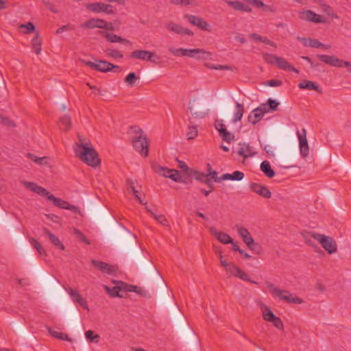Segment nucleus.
I'll list each match as a JSON object with an SVG mask.
<instances>
[{
  "label": "nucleus",
  "instance_id": "1a4fd4ad",
  "mask_svg": "<svg viewBox=\"0 0 351 351\" xmlns=\"http://www.w3.org/2000/svg\"><path fill=\"white\" fill-rule=\"evenodd\" d=\"M298 17L302 21H306L308 22H313L315 23H324L326 22L325 19L315 13L314 12L310 10H303L298 12Z\"/></svg>",
  "mask_w": 351,
  "mask_h": 351
},
{
  "label": "nucleus",
  "instance_id": "dca6fc26",
  "mask_svg": "<svg viewBox=\"0 0 351 351\" xmlns=\"http://www.w3.org/2000/svg\"><path fill=\"white\" fill-rule=\"evenodd\" d=\"M99 33L110 43H121L126 45H130L131 44V42L129 40L123 38L117 34L112 33H106L103 31H99Z\"/></svg>",
  "mask_w": 351,
  "mask_h": 351
},
{
  "label": "nucleus",
  "instance_id": "6e6552de",
  "mask_svg": "<svg viewBox=\"0 0 351 351\" xmlns=\"http://www.w3.org/2000/svg\"><path fill=\"white\" fill-rule=\"evenodd\" d=\"M317 58L322 62L336 67H343V66H350V62L348 61H344L343 60L339 59L334 56H329L325 54H318Z\"/></svg>",
  "mask_w": 351,
  "mask_h": 351
},
{
  "label": "nucleus",
  "instance_id": "603ef678",
  "mask_svg": "<svg viewBox=\"0 0 351 351\" xmlns=\"http://www.w3.org/2000/svg\"><path fill=\"white\" fill-rule=\"evenodd\" d=\"M0 121L1 123L9 127H15V123L12 121L8 117L0 114Z\"/></svg>",
  "mask_w": 351,
  "mask_h": 351
},
{
  "label": "nucleus",
  "instance_id": "8fccbe9b",
  "mask_svg": "<svg viewBox=\"0 0 351 351\" xmlns=\"http://www.w3.org/2000/svg\"><path fill=\"white\" fill-rule=\"evenodd\" d=\"M74 233L77 238L80 240L82 242L86 243V244H90V241L84 235V234L79 230L75 229Z\"/></svg>",
  "mask_w": 351,
  "mask_h": 351
},
{
  "label": "nucleus",
  "instance_id": "5fc2aeb1",
  "mask_svg": "<svg viewBox=\"0 0 351 351\" xmlns=\"http://www.w3.org/2000/svg\"><path fill=\"white\" fill-rule=\"evenodd\" d=\"M267 105H268V108L269 109V110H276L277 107L279 106V102H278L277 101L274 100V99H269L267 100Z\"/></svg>",
  "mask_w": 351,
  "mask_h": 351
},
{
  "label": "nucleus",
  "instance_id": "a18cd8bd",
  "mask_svg": "<svg viewBox=\"0 0 351 351\" xmlns=\"http://www.w3.org/2000/svg\"><path fill=\"white\" fill-rule=\"evenodd\" d=\"M106 53H107L108 56H110L114 59L122 58L123 56L120 51H119L118 49H107Z\"/></svg>",
  "mask_w": 351,
  "mask_h": 351
},
{
  "label": "nucleus",
  "instance_id": "338daca9",
  "mask_svg": "<svg viewBox=\"0 0 351 351\" xmlns=\"http://www.w3.org/2000/svg\"><path fill=\"white\" fill-rule=\"evenodd\" d=\"M257 109H259L260 110V112L264 116V114L265 113H267L269 112L270 110L268 108V105L267 104H261L260 106H258V108H256Z\"/></svg>",
  "mask_w": 351,
  "mask_h": 351
},
{
  "label": "nucleus",
  "instance_id": "bf43d9fd",
  "mask_svg": "<svg viewBox=\"0 0 351 351\" xmlns=\"http://www.w3.org/2000/svg\"><path fill=\"white\" fill-rule=\"evenodd\" d=\"M274 326L278 328V329H282L283 328V323L281 320V319L278 317H276L273 321L271 322Z\"/></svg>",
  "mask_w": 351,
  "mask_h": 351
},
{
  "label": "nucleus",
  "instance_id": "69168bd1",
  "mask_svg": "<svg viewBox=\"0 0 351 351\" xmlns=\"http://www.w3.org/2000/svg\"><path fill=\"white\" fill-rule=\"evenodd\" d=\"M171 3L175 5H188L191 4L192 1L191 0H171Z\"/></svg>",
  "mask_w": 351,
  "mask_h": 351
},
{
  "label": "nucleus",
  "instance_id": "72a5a7b5",
  "mask_svg": "<svg viewBox=\"0 0 351 351\" xmlns=\"http://www.w3.org/2000/svg\"><path fill=\"white\" fill-rule=\"evenodd\" d=\"M276 316L274 313L271 311V309L268 306H265L264 310L263 311V318L269 322H271L274 320V319Z\"/></svg>",
  "mask_w": 351,
  "mask_h": 351
},
{
  "label": "nucleus",
  "instance_id": "20e7f679",
  "mask_svg": "<svg viewBox=\"0 0 351 351\" xmlns=\"http://www.w3.org/2000/svg\"><path fill=\"white\" fill-rule=\"evenodd\" d=\"M267 286L271 295L274 298H278L279 300L292 304H302L304 302L300 298L291 293L287 290L276 287L274 284L269 282H267Z\"/></svg>",
  "mask_w": 351,
  "mask_h": 351
},
{
  "label": "nucleus",
  "instance_id": "2f4dec72",
  "mask_svg": "<svg viewBox=\"0 0 351 351\" xmlns=\"http://www.w3.org/2000/svg\"><path fill=\"white\" fill-rule=\"evenodd\" d=\"M193 175L194 176V178L196 180H198L202 183L208 184V182H210L208 175L204 173L198 171H194Z\"/></svg>",
  "mask_w": 351,
  "mask_h": 351
},
{
  "label": "nucleus",
  "instance_id": "473e14b6",
  "mask_svg": "<svg viewBox=\"0 0 351 351\" xmlns=\"http://www.w3.org/2000/svg\"><path fill=\"white\" fill-rule=\"evenodd\" d=\"M297 136L299 141V146L308 145L306 139V131L304 128H302L301 132L297 131Z\"/></svg>",
  "mask_w": 351,
  "mask_h": 351
},
{
  "label": "nucleus",
  "instance_id": "423d86ee",
  "mask_svg": "<svg viewBox=\"0 0 351 351\" xmlns=\"http://www.w3.org/2000/svg\"><path fill=\"white\" fill-rule=\"evenodd\" d=\"M311 235L313 238L321 243L322 247L328 254H331L337 252V244L332 238L315 232L311 233Z\"/></svg>",
  "mask_w": 351,
  "mask_h": 351
},
{
  "label": "nucleus",
  "instance_id": "f03ea898",
  "mask_svg": "<svg viewBox=\"0 0 351 351\" xmlns=\"http://www.w3.org/2000/svg\"><path fill=\"white\" fill-rule=\"evenodd\" d=\"M23 184L25 187L41 196L45 197L47 199L51 201L53 204L60 208L66 210H73L74 206L69 204L67 202L55 197L53 195L48 192L45 188L32 182L23 181Z\"/></svg>",
  "mask_w": 351,
  "mask_h": 351
},
{
  "label": "nucleus",
  "instance_id": "39448f33",
  "mask_svg": "<svg viewBox=\"0 0 351 351\" xmlns=\"http://www.w3.org/2000/svg\"><path fill=\"white\" fill-rule=\"evenodd\" d=\"M82 62L83 63V64L88 67L102 73H107L111 71L114 69H120L119 66L114 65L113 64L110 63L108 61L102 60H97L95 62L82 60Z\"/></svg>",
  "mask_w": 351,
  "mask_h": 351
},
{
  "label": "nucleus",
  "instance_id": "e433bc0d",
  "mask_svg": "<svg viewBox=\"0 0 351 351\" xmlns=\"http://www.w3.org/2000/svg\"><path fill=\"white\" fill-rule=\"evenodd\" d=\"M104 289H106V291L109 293V295L111 296V297H122L120 294H119V292L121 291H120V286H119L118 285L114 286V287H112V289H110L109 287L108 286H104Z\"/></svg>",
  "mask_w": 351,
  "mask_h": 351
},
{
  "label": "nucleus",
  "instance_id": "9d476101",
  "mask_svg": "<svg viewBox=\"0 0 351 351\" xmlns=\"http://www.w3.org/2000/svg\"><path fill=\"white\" fill-rule=\"evenodd\" d=\"M91 263L98 270L104 274L114 276L118 271V267L116 265H110L100 261L91 260Z\"/></svg>",
  "mask_w": 351,
  "mask_h": 351
},
{
  "label": "nucleus",
  "instance_id": "6e6d98bb",
  "mask_svg": "<svg viewBox=\"0 0 351 351\" xmlns=\"http://www.w3.org/2000/svg\"><path fill=\"white\" fill-rule=\"evenodd\" d=\"M73 29H74V27L73 25L68 24V25H63V26L59 27L56 30V34H62V32H64L65 31H70V30H73Z\"/></svg>",
  "mask_w": 351,
  "mask_h": 351
},
{
  "label": "nucleus",
  "instance_id": "680f3d73",
  "mask_svg": "<svg viewBox=\"0 0 351 351\" xmlns=\"http://www.w3.org/2000/svg\"><path fill=\"white\" fill-rule=\"evenodd\" d=\"M300 154L303 158L306 157L309 154L308 145L300 146Z\"/></svg>",
  "mask_w": 351,
  "mask_h": 351
},
{
  "label": "nucleus",
  "instance_id": "cd10ccee",
  "mask_svg": "<svg viewBox=\"0 0 351 351\" xmlns=\"http://www.w3.org/2000/svg\"><path fill=\"white\" fill-rule=\"evenodd\" d=\"M46 328H47L48 332L54 338L61 339V340H65V341H71L70 337L66 334H64V333L60 332H56V331L53 330L49 326H47Z\"/></svg>",
  "mask_w": 351,
  "mask_h": 351
},
{
  "label": "nucleus",
  "instance_id": "c756f323",
  "mask_svg": "<svg viewBox=\"0 0 351 351\" xmlns=\"http://www.w3.org/2000/svg\"><path fill=\"white\" fill-rule=\"evenodd\" d=\"M240 148L237 152L238 155L244 158L251 156L250 147L247 143H240Z\"/></svg>",
  "mask_w": 351,
  "mask_h": 351
},
{
  "label": "nucleus",
  "instance_id": "864d4df0",
  "mask_svg": "<svg viewBox=\"0 0 351 351\" xmlns=\"http://www.w3.org/2000/svg\"><path fill=\"white\" fill-rule=\"evenodd\" d=\"M215 127L219 134L221 133L222 131L226 130L225 125L223 123V120L221 119H217L215 121Z\"/></svg>",
  "mask_w": 351,
  "mask_h": 351
},
{
  "label": "nucleus",
  "instance_id": "58836bf2",
  "mask_svg": "<svg viewBox=\"0 0 351 351\" xmlns=\"http://www.w3.org/2000/svg\"><path fill=\"white\" fill-rule=\"evenodd\" d=\"M219 136L221 137L223 141L228 143L234 141V134L228 132L227 130L222 131V132L219 134Z\"/></svg>",
  "mask_w": 351,
  "mask_h": 351
},
{
  "label": "nucleus",
  "instance_id": "79ce46f5",
  "mask_svg": "<svg viewBox=\"0 0 351 351\" xmlns=\"http://www.w3.org/2000/svg\"><path fill=\"white\" fill-rule=\"evenodd\" d=\"M137 80L136 74L134 72H131L125 77V82L130 86H133Z\"/></svg>",
  "mask_w": 351,
  "mask_h": 351
},
{
  "label": "nucleus",
  "instance_id": "b1692460",
  "mask_svg": "<svg viewBox=\"0 0 351 351\" xmlns=\"http://www.w3.org/2000/svg\"><path fill=\"white\" fill-rule=\"evenodd\" d=\"M263 115L260 112V110L255 108L248 115L247 121L253 125L260 121Z\"/></svg>",
  "mask_w": 351,
  "mask_h": 351
},
{
  "label": "nucleus",
  "instance_id": "0e129e2a",
  "mask_svg": "<svg viewBox=\"0 0 351 351\" xmlns=\"http://www.w3.org/2000/svg\"><path fill=\"white\" fill-rule=\"evenodd\" d=\"M103 12L108 14H113L114 13V11L113 10L112 5L110 4H106L104 3Z\"/></svg>",
  "mask_w": 351,
  "mask_h": 351
},
{
  "label": "nucleus",
  "instance_id": "aec40b11",
  "mask_svg": "<svg viewBox=\"0 0 351 351\" xmlns=\"http://www.w3.org/2000/svg\"><path fill=\"white\" fill-rule=\"evenodd\" d=\"M298 87L300 89L315 90L319 93H322V88L319 87L317 82H311L309 80L302 81L298 84Z\"/></svg>",
  "mask_w": 351,
  "mask_h": 351
},
{
  "label": "nucleus",
  "instance_id": "f3484780",
  "mask_svg": "<svg viewBox=\"0 0 351 351\" xmlns=\"http://www.w3.org/2000/svg\"><path fill=\"white\" fill-rule=\"evenodd\" d=\"M210 55V53L202 49H186V54H185V56H188L190 58H197L199 59H206Z\"/></svg>",
  "mask_w": 351,
  "mask_h": 351
},
{
  "label": "nucleus",
  "instance_id": "13d9d810",
  "mask_svg": "<svg viewBox=\"0 0 351 351\" xmlns=\"http://www.w3.org/2000/svg\"><path fill=\"white\" fill-rule=\"evenodd\" d=\"M261 8L263 9V11L265 12L275 13L276 12V8L273 5H267L263 3V6H262Z\"/></svg>",
  "mask_w": 351,
  "mask_h": 351
},
{
  "label": "nucleus",
  "instance_id": "ea45409f",
  "mask_svg": "<svg viewBox=\"0 0 351 351\" xmlns=\"http://www.w3.org/2000/svg\"><path fill=\"white\" fill-rule=\"evenodd\" d=\"M60 125L62 130L67 131L70 128L71 119L69 117L64 116L60 120Z\"/></svg>",
  "mask_w": 351,
  "mask_h": 351
},
{
  "label": "nucleus",
  "instance_id": "a19ab883",
  "mask_svg": "<svg viewBox=\"0 0 351 351\" xmlns=\"http://www.w3.org/2000/svg\"><path fill=\"white\" fill-rule=\"evenodd\" d=\"M86 339L90 342L98 343L100 337L99 335L95 334L93 330H88L85 332Z\"/></svg>",
  "mask_w": 351,
  "mask_h": 351
},
{
  "label": "nucleus",
  "instance_id": "7ed1b4c3",
  "mask_svg": "<svg viewBox=\"0 0 351 351\" xmlns=\"http://www.w3.org/2000/svg\"><path fill=\"white\" fill-rule=\"evenodd\" d=\"M131 130L134 134L132 138L134 148L142 156L147 157L149 154V141L142 129L137 126H132Z\"/></svg>",
  "mask_w": 351,
  "mask_h": 351
},
{
  "label": "nucleus",
  "instance_id": "9b49d317",
  "mask_svg": "<svg viewBox=\"0 0 351 351\" xmlns=\"http://www.w3.org/2000/svg\"><path fill=\"white\" fill-rule=\"evenodd\" d=\"M184 18L187 19L191 25L197 27L201 30L208 32L211 31L210 25L199 16L186 14Z\"/></svg>",
  "mask_w": 351,
  "mask_h": 351
},
{
  "label": "nucleus",
  "instance_id": "c9c22d12",
  "mask_svg": "<svg viewBox=\"0 0 351 351\" xmlns=\"http://www.w3.org/2000/svg\"><path fill=\"white\" fill-rule=\"evenodd\" d=\"M166 27L168 30L171 32H174L178 34H182V27L175 23H168L166 24Z\"/></svg>",
  "mask_w": 351,
  "mask_h": 351
},
{
  "label": "nucleus",
  "instance_id": "a878e982",
  "mask_svg": "<svg viewBox=\"0 0 351 351\" xmlns=\"http://www.w3.org/2000/svg\"><path fill=\"white\" fill-rule=\"evenodd\" d=\"M244 113V106L243 104L236 102L235 112L234 114V118L232 119L233 123H237L241 120Z\"/></svg>",
  "mask_w": 351,
  "mask_h": 351
},
{
  "label": "nucleus",
  "instance_id": "c03bdc74",
  "mask_svg": "<svg viewBox=\"0 0 351 351\" xmlns=\"http://www.w3.org/2000/svg\"><path fill=\"white\" fill-rule=\"evenodd\" d=\"M167 178L176 182H182V176L180 175L179 171L174 169H171V173L167 176Z\"/></svg>",
  "mask_w": 351,
  "mask_h": 351
},
{
  "label": "nucleus",
  "instance_id": "2eb2a0df",
  "mask_svg": "<svg viewBox=\"0 0 351 351\" xmlns=\"http://www.w3.org/2000/svg\"><path fill=\"white\" fill-rule=\"evenodd\" d=\"M154 53L147 50L137 49L132 51L130 54V57L134 59H138L141 60L152 61V57Z\"/></svg>",
  "mask_w": 351,
  "mask_h": 351
},
{
  "label": "nucleus",
  "instance_id": "a211bd4d",
  "mask_svg": "<svg viewBox=\"0 0 351 351\" xmlns=\"http://www.w3.org/2000/svg\"><path fill=\"white\" fill-rule=\"evenodd\" d=\"M225 2L226 4L231 8H232L234 10L241 11V12H251L252 8L244 4L243 3L239 1H230V0H225Z\"/></svg>",
  "mask_w": 351,
  "mask_h": 351
},
{
  "label": "nucleus",
  "instance_id": "393cba45",
  "mask_svg": "<svg viewBox=\"0 0 351 351\" xmlns=\"http://www.w3.org/2000/svg\"><path fill=\"white\" fill-rule=\"evenodd\" d=\"M86 8L94 13H101L103 12L104 10V3L101 2H95V3H88L85 5Z\"/></svg>",
  "mask_w": 351,
  "mask_h": 351
},
{
  "label": "nucleus",
  "instance_id": "774afa93",
  "mask_svg": "<svg viewBox=\"0 0 351 351\" xmlns=\"http://www.w3.org/2000/svg\"><path fill=\"white\" fill-rule=\"evenodd\" d=\"M311 47L314 48H319L320 46H323V43L317 39L311 38Z\"/></svg>",
  "mask_w": 351,
  "mask_h": 351
},
{
  "label": "nucleus",
  "instance_id": "5701e85b",
  "mask_svg": "<svg viewBox=\"0 0 351 351\" xmlns=\"http://www.w3.org/2000/svg\"><path fill=\"white\" fill-rule=\"evenodd\" d=\"M261 171L268 178H271L275 176V171L271 167L270 163L267 160H264L261 164Z\"/></svg>",
  "mask_w": 351,
  "mask_h": 351
},
{
  "label": "nucleus",
  "instance_id": "4468645a",
  "mask_svg": "<svg viewBox=\"0 0 351 351\" xmlns=\"http://www.w3.org/2000/svg\"><path fill=\"white\" fill-rule=\"evenodd\" d=\"M64 289L69 293L73 302H77L84 308L88 309V304L86 301L82 297L78 291L73 289L70 287H64Z\"/></svg>",
  "mask_w": 351,
  "mask_h": 351
},
{
  "label": "nucleus",
  "instance_id": "4c0bfd02",
  "mask_svg": "<svg viewBox=\"0 0 351 351\" xmlns=\"http://www.w3.org/2000/svg\"><path fill=\"white\" fill-rule=\"evenodd\" d=\"M97 19H90L86 21L84 23L81 25V27L82 28H88V29H94L97 28Z\"/></svg>",
  "mask_w": 351,
  "mask_h": 351
},
{
  "label": "nucleus",
  "instance_id": "7c9ffc66",
  "mask_svg": "<svg viewBox=\"0 0 351 351\" xmlns=\"http://www.w3.org/2000/svg\"><path fill=\"white\" fill-rule=\"evenodd\" d=\"M154 171L158 173L159 176L167 178L171 173V169H169L166 167H162L160 165H155L153 167Z\"/></svg>",
  "mask_w": 351,
  "mask_h": 351
},
{
  "label": "nucleus",
  "instance_id": "6ab92c4d",
  "mask_svg": "<svg viewBox=\"0 0 351 351\" xmlns=\"http://www.w3.org/2000/svg\"><path fill=\"white\" fill-rule=\"evenodd\" d=\"M211 233L216 237V239L223 244H229L232 243V239L226 233L217 231L214 228L210 229Z\"/></svg>",
  "mask_w": 351,
  "mask_h": 351
},
{
  "label": "nucleus",
  "instance_id": "49530a36",
  "mask_svg": "<svg viewBox=\"0 0 351 351\" xmlns=\"http://www.w3.org/2000/svg\"><path fill=\"white\" fill-rule=\"evenodd\" d=\"M263 58H264L265 61L269 64H276L278 57L275 55H272V54H269V53H264Z\"/></svg>",
  "mask_w": 351,
  "mask_h": 351
},
{
  "label": "nucleus",
  "instance_id": "37998d69",
  "mask_svg": "<svg viewBox=\"0 0 351 351\" xmlns=\"http://www.w3.org/2000/svg\"><path fill=\"white\" fill-rule=\"evenodd\" d=\"M197 128L195 126H189L186 134L187 139H194L197 136Z\"/></svg>",
  "mask_w": 351,
  "mask_h": 351
},
{
  "label": "nucleus",
  "instance_id": "e2e57ef3",
  "mask_svg": "<svg viewBox=\"0 0 351 351\" xmlns=\"http://www.w3.org/2000/svg\"><path fill=\"white\" fill-rule=\"evenodd\" d=\"M282 81H280L279 80H276V79L269 80L267 81V82H266V84L267 86H273V87L280 86L282 85Z\"/></svg>",
  "mask_w": 351,
  "mask_h": 351
},
{
  "label": "nucleus",
  "instance_id": "052dcab7",
  "mask_svg": "<svg viewBox=\"0 0 351 351\" xmlns=\"http://www.w3.org/2000/svg\"><path fill=\"white\" fill-rule=\"evenodd\" d=\"M251 5L256 8H262L263 6V2L261 0H245Z\"/></svg>",
  "mask_w": 351,
  "mask_h": 351
},
{
  "label": "nucleus",
  "instance_id": "3c124183",
  "mask_svg": "<svg viewBox=\"0 0 351 351\" xmlns=\"http://www.w3.org/2000/svg\"><path fill=\"white\" fill-rule=\"evenodd\" d=\"M152 215L154 217V219L160 223L162 225L167 224V220L165 215H156L152 212H151Z\"/></svg>",
  "mask_w": 351,
  "mask_h": 351
},
{
  "label": "nucleus",
  "instance_id": "bb28decb",
  "mask_svg": "<svg viewBox=\"0 0 351 351\" xmlns=\"http://www.w3.org/2000/svg\"><path fill=\"white\" fill-rule=\"evenodd\" d=\"M29 241L32 246L38 252L40 256H47V252L42 245L34 238H29Z\"/></svg>",
  "mask_w": 351,
  "mask_h": 351
},
{
  "label": "nucleus",
  "instance_id": "4d7b16f0",
  "mask_svg": "<svg viewBox=\"0 0 351 351\" xmlns=\"http://www.w3.org/2000/svg\"><path fill=\"white\" fill-rule=\"evenodd\" d=\"M208 175L209 179H210V180L212 181H214L215 182H220L222 181V180H221V177H217L218 173L215 170L213 171H210Z\"/></svg>",
  "mask_w": 351,
  "mask_h": 351
},
{
  "label": "nucleus",
  "instance_id": "f704fd0d",
  "mask_svg": "<svg viewBox=\"0 0 351 351\" xmlns=\"http://www.w3.org/2000/svg\"><path fill=\"white\" fill-rule=\"evenodd\" d=\"M19 28L23 34H29L35 30V26L32 22H28L25 24H21Z\"/></svg>",
  "mask_w": 351,
  "mask_h": 351
},
{
  "label": "nucleus",
  "instance_id": "ddd939ff",
  "mask_svg": "<svg viewBox=\"0 0 351 351\" xmlns=\"http://www.w3.org/2000/svg\"><path fill=\"white\" fill-rule=\"evenodd\" d=\"M250 189L255 193L259 195L260 196L265 199H269L271 196V193L270 191L267 189V187L259 183H250Z\"/></svg>",
  "mask_w": 351,
  "mask_h": 351
},
{
  "label": "nucleus",
  "instance_id": "4be33fe9",
  "mask_svg": "<svg viewBox=\"0 0 351 351\" xmlns=\"http://www.w3.org/2000/svg\"><path fill=\"white\" fill-rule=\"evenodd\" d=\"M244 178V173L240 171H235L232 173H224L221 176L222 180L240 181Z\"/></svg>",
  "mask_w": 351,
  "mask_h": 351
},
{
  "label": "nucleus",
  "instance_id": "f257e3e1",
  "mask_svg": "<svg viewBox=\"0 0 351 351\" xmlns=\"http://www.w3.org/2000/svg\"><path fill=\"white\" fill-rule=\"evenodd\" d=\"M75 153L82 161L93 167H97L101 161L92 145L87 143H77L74 147Z\"/></svg>",
  "mask_w": 351,
  "mask_h": 351
},
{
  "label": "nucleus",
  "instance_id": "09e8293b",
  "mask_svg": "<svg viewBox=\"0 0 351 351\" xmlns=\"http://www.w3.org/2000/svg\"><path fill=\"white\" fill-rule=\"evenodd\" d=\"M169 50L175 56H185V54H186V49L170 47Z\"/></svg>",
  "mask_w": 351,
  "mask_h": 351
},
{
  "label": "nucleus",
  "instance_id": "c85d7f7f",
  "mask_svg": "<svg viewBox=\"0 0 351 351\" xmlns=\"http://www.w3.org/2000/svg\"><path fill=\"white\" fill-rule=\"evenodd\" d=\"M32 47L34 51L38 55L41 51V40L39 38V34L37 32L35 36L32 40Z\"/></svg>",
  "mask_w": 351,
  "mask_h": 351
},
{
  "label": "nucleus",
  "instance_id": "de8ad7c7",
  "mask_svg": "<svg viewBox=\"0 0 351 351\" xmlns=\"http://www.w3.org/2000/svg\"><path fill=\"white\" fill-rule=\"evenodd\" d=\"M276 65L279 69L287 71L290 64L285 59L278 57Z\"/></svg>",
  "mask_w": 351,
  "mask_h": 351
},
{
  "label": "nucleus",
  "instance_id": "412c9836",
  "mask_svg": "<svg viewBox=\"0 0 351 351\" xmlns=\"http://www.w3.org/2000/svg\"><path fill=\"white\" fill-rule=\"evenodd\" d=\"M43 232L45 234L47 235L50 241L58 248L60 250H64V245L62 243L60 240L57 237L55 234L51 232L48 229L44 228Z\"/></svg>",
  "mask_w": 351,
  "mask_h": 351
},
{
  "label": "nucleus",
  "instance_id": "f8f14e48",
  "mask_svg": "<svg viewBox=\"0 0 351 351\" xmlns=\"http://www.w3.org/2000/svg\"><path fill=\"white\" fill-rule=\"evenodd\" d=\"M237 232L239 236L242 238L243 241L247 245L248 248L251 250H254V246L259 247L258 243H255L254 241L251 236V234L248 230L244 227L237 226Z\"/></svg>",
  "mask_w": 351,
  "mask_h": 351
},
{
  "label": "nucleus",
  "instance_id": "0eeeda50",
  "mask_svg": "<svg viewBox=\"0 0 351 351\" xmlns=\"http://www.w3.org/2000/svg\"><path fill=\"white\" fill-rule=\"evenodd\" d=\"M227 271V274L230 276H232L237 278H240L246 282H250L254 285H258V282L252 280L249 275L243 271L241 268L235 265L234 263H230V265L225 269Z\"/></svg>",
  "mask_w": 351,
  "mask_h": 351
}]
</instances>
